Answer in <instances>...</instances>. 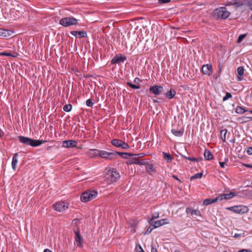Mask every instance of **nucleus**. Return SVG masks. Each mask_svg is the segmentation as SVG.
I'll use <instances>...</instances> for the list:
<instances>
[{"mask_svg":"<svg viewBox=\"0 0 252 252\" xmlns=\"http://www.w3.org/2000/svg\"><path fill=\"white\" fill-rule=\"evenodd\" d=\"M174 179L177 180V181H178L179 182H181V181L176 176V175H172V176Z\"/></svg>","mask_w":252,"mask_h":252,"instance_id":"nucleus-59","label":"nucleus"},{"mask_svg":"<svg viewBox=\"0 0 252 252\" xmlns=\"http://www.w3.org/2000/svg\"><path fill=\"white\" fill-rule=\"evenodd\" d=\"M157 227H160L163 225L168 224L169 222L167 219H163L155 221L154 222Z\"/></svg>","mask_w":252,"mask_h":252,"instance_id":"nucleus-18","label":"nucleus"},{"mask_svg":"<svg viewBox=\"0 0 252 252\" xmlns=\"http://www.w3.org/2000/svg\"><path fill=\"white\" fill-rule=\"evenodd\" d=\"M146 170L149 175H152L153 173L156 172V168L153 164L149 163L147 161H145Z\"/></svg>","mask_w":252,"mask_h":252,"instance_id":"nucleus-13","label":"nucleus"},{"mask_svg":"<svg viewBox=\"0 0 252 252\" xmlns=\"http://www.w3.org/2000/svg\"><path fill=\"white\" fill-rule=\"evenodd\" d=\"M94 101L93 99H88L87 100L86 104L88 106L92 107L94 105Z\"/></svg>","mask_w":252,"mask_h":252,"instance_id":"nucleus-40","label":"nucleus"},{"mask_svg":"<svg viewBox=\"0 0 252 252\" xmlns=\"http://www.w3.org/2000/svg\"><path fill=\"white\" fill-rule=\"evenodd\" d=\"M120 177V174L118 171L115 168H110L106 171L104 175V182L107 185H110L116 182Z\"/></svg>","mask_w":252,"mask_h":252,"instance_id":"nucleus-1","label":"nucleus"},{"mask_svg":"<svg viewBox=\"0 0 252 252\" xmlns=\"http://www.w3.org/2000/svg\"><path fill=\"white\" fill-rule=\"evenodd\" d=\"M72 105L70 104H65L63 107V110L65 111V112H69L71 111V109H72Z\"/></svg>","mask_w":252,"mask_h":252,"instance_id":"nucleus-38","label":"nucleus"},{"mask_svg":"<svg viewBox=\"0 0 252 252\" xmlns=\"http://www.w3.org/2000/svg\"><path fill=\"white\" fill-rule=\"evenodd\" d=\"M18 55V54L16 52H13V53H7V52H0V56H8L11 57H16Z\"/></svg>","mask_w":252,"mask_h":252,"instance_id":"nucleus-32","label":"nucleus"},{"mask_svg":"<svg viewBox=\"0 0 252 252\" xmlns=\"http://www.w3.org/2000/svg\"><path fill=\"white\" fill-rule=\"evenodd\" d=\"M176 91L173 89H170L169 91L165 94V96L168 99H172L176 95Z\"/></svg>","mask_w":252,"mask_h":252,"instance_id":"nucleus-19","label":"nucleus"},{"mask_svg":"<svg viewBox=\"0 0 252 252\" xmlns=\"http://www.w3.org/2000/svg\"><path fill=\"white\" fill-rule=\"evenodd\" d=\"M244 68L242 66H239L237 68V73L239 76L237 77V80L239 81L243 79Z\"/></svg>","mask_w":252,"mask_h":252,"instance_id":"nucleus-21","label":"nucleus"},{"mask_svg":"<svg viewBox=\"0 0 252 252\" xmlns=\"http://www.w3.org/2000/svg\"><path fill=\"white\" fill-rule=\"evenodd\" d=\"M140 81L141 80L138 77H136L134 80V83L137 84H139Z\"/></svg>","mask_w":252,"mask_h":252,"instance_id":"nucleus-55","label":"nucleus"},{"mask_svg":"<svg viewBox=\"0 0 252 252\" xmlns=\"http://www.w3.org/2000/svg\"><path fill=\"white\" fill-rule=\"evenodd\" d=\"M221 66H220V67L219 73V74L216 73V74H214V75H213L214 78L215 79H217L219 77V76H220V74L221 72Z\"/></svg>","mask_w":252,"mask_h":252,"instance_id":"nucleus-46","label":"nucleus"},{"mask_svg":"<svg viewBox=\"0 0 252 252\" xmlns=\"http://www.w3.org/2000/svg\"><path fill=\"white\" fill-rule=\"evenodd\" d=\"M202 72L204 74L210 75L212 72V66L210 64H204L202 67Z\"/></svg>","mask_w":252,"mask_h":252,"instance_id":"nucleus-14","label":"nucleus"},{"mask_svg":"<svg viewBox=\"0 0 252 252\" xmlns=\"http://www.w3.org/2000/svg\"><path fill=\"white\" fill-rule=\"evenodd\" d=\"M70 33L76 37H78V31H73L70 32Z\"/></svg>","mask_w":252,"mask_h":252,"instance_id":"nucleus-49","label":"nucleus"},{"mask_svg":"<svg viewBox=\"0 0 252 252\" xmlns=\"http://www.w3.org/2000/svg\"><path fill=\"white\" fill-rule=\"evenodd\" d=\"M202 176H203L202 172L198 173H196V174H194V175L191 176L190 178V180L191 181H192L193 180H195V179H200L202 178Z\"/></svg>","mask_w":252,"mask_h":252,"instance_id":"nucleus-35","label":"nucleus"},{"mask_svg":"<svg viewBox=\"0 0 252 252\" xmlns=\"http://www.w3.org/2000/svg\"><path fill=\"white\" fill-rule=\"evenodd\" d=\"M227 133V130L226 129H222L220 132V136L223 142H226Z\"/></svg>","mask_w":252,"mask_h":252,"instance_id":"nucleus-30","label":"nucleus"},{"mask_svg":"<svg viewBox=\"0 0 252 252\" xmlns=\"http://www.w3.org/2000/svg\"><path fill=\"white\" fill-rule=\"evenodd\" d=\"M139 249L140 250V251H139V252H145L144 251V250L142 249V248L140 245L139 246Z\"/></svg>","mask_w":252,"mask_h":252,"instance_id":"nucleus-64","label":"nucleus"},{"mask_svg":"<svg viewBox=\"0 0 252 252\" xmlns=\"http://www.w3.org/2000/svg\"><path fill=\"white\" fill-rule=\"evenodd\" d=\"M73 231L75 234V237L81 236V235L80 234V231L78 228H77L76 229H74Z\"/></svg>","mask_w":252,"mask_h":252,"instance_id":"nucleus-44","label":"nucleus"},{"mask_svg":"<svg viewBox=\"0 0 252 252\" xmlns=\"http://www.w3.org/2000/svg\"><path fill=\"white\" fill-rule=\"evenodd\" d=\"M240 210V214H243L247 213L249 212V209L247 206L241 205Z\"/></svg>","mask_w":252,"mask_h":252,"instance_id":"nucleus-34","label":"nucleus"},{"mask_svg":"<svg viewBox=\"0 0 252 252\" xmlns=\"http://www.w3.org/2000/svg\"><path fill=\"white\" fill-rule=\"evenodd\" d=\"M153 102L154 103H158V102H159V101L157 99H153Z\"/></svg>","mask_w":252,"mask_h":252,"instance_id":"nucleus-62","label":"nucleus"},{"mask_svg":"<svg viewBox=\"0 0 252 252\" xmlns=\"http://www.w3.org/2000/svg\"><path fill=\"white\" fill-rule=\"evenodd\" d=\"M78 143L72 140H65L63 142V147L65 148H73L77 147Z\"/></svg>","mask_w":252,"mask_h":252,"instance_id":"nucleus-12","label":"nucleus"},{"mask_svg":"<svg viewBox=\"0 0 252 252\" xmlns=\"http://www.w3.org/2000/svg\"><path fill=\"white\" fill-rule=\"evenodd\" d=\"M157 87L158 88L159 94L161 93L163 91V87H162L161 86H159V85H157Z\"/></svg>","mask_w":252,"mask_h":252,"instance_id":"nucleus-54","label":"nucleus"},{"mask_svg":"<svg viewBox=\"0 0 252 252\" xmlns=\"http://www.w3.org/2000/svg\"><path fill=\"white\" fill-rule=\"evenodd\" d=\"M204 158L206 160H210L213 159V156L210 151L205 149L204 153Z\"/></svg>","mask_w":252,"mask_h":252,"instance_id":"nucleus-22","label":"nucleus"},{"mask_svg":"<svg viewBox=\"0 0 252 252\" xmlns=\"http://www.w3.org/2000/svg\"><path fill=\"white\" fill-rule=\"evenodd\" d=\"M156 228H157V226H156L154 223V224L151 223V224H150L149 227L145 231L144 234L145 235L150 233L154 229Z\"/></svg>","mask_w":252,"mask_h":252,"instance_id":"nucleus-33","label":"nucleus"},{"mask_svg":"<svg viewBox=\"0 0 252 252\" xmlns=\"http://www.w3.org/2000/svg\"><path fill=\"white\" fill-rule=\"evenodd\" d=\"M247 33L240 34L237 39V43H240L243 39L246 36Z\"/></svg>","mask_w":252,"mask_h":252,"instance_id":"nucleus-42","label":"nucleus"},{"mask_svg":"<svg viewBox=\"0 0 252 252\" xmlns=\"http://www.w3.org/2000/svg\"><path fill=\"white\" fill-rule=\"evenodd\" d=\"M238 252H252V251L250 249H241Z\"/></svg>","mask_w":252,"mask_h":252,"instance_id":"nucleus-53","label":"nucleus"},{"mask_svg":"<svg viewBox=\"0 0 252 252\" xmlns=\"http://www.w3.org/2000/svg\"><path fill=\"white\" fill-rule=\"evenodd\" d=\"M60 24L64 27L76 25L78 20L73 17H68L62 18L60 20Z\"/></svg>","mask_w":252,"mask_h":252,"instance_id":"nucleus-5","label":"nucleus"},{"mask_svg":"<svg viewBox=\"0 0 252 252\" xmlns=\"http://www.w3.org/2000/svg\"><path fill=\"white\" fill-rule=\"evenodd\" d=\"M186 212L188 214H190L191 216L193 217L194 216H200L201 213L198 210H193L189 207H187L186 210Z\"/></svg>","mask_w":252,"mask_h":252,"instance_id":"nucleus-16","label":"nucleus"},{"mask_svg":"<svg viewBox=\"0 0 252 252\" xmlns=\"http://www.w3.org/2000/svg\"><path fill=\"white\" fill-rule=\"evenodd\" d=\"M184 130L183 128L180 129H177L172 128L171 129V132L176 136L180 137L182 136L184 134Z\"/></svg>","mask_w":252,"mask_h":252,"instance_id":"nucleus-20","label":"nucleus"},{"mask_svg":"<svg viewBox=\"0 0 252 252\" xmlns=\"http://www.w3.org/2000/svg\"><path fill=\"white\" fill-rule=\"evenodd\" d=\"M184 158L187 159L193 162H197V159L196 158H193V157H186V156H183Z\"/></svg>","mask_w":252,"mask_h":252,"instance_id":"nucleus-43","label":"nucleus"},{"mask_svg":"<svg viewBox=\"0 0 252 252\" xmlns=\"http://www.w3.org/2000/svg\"><path fill=\"white\" fill-rule=\"evenodd\" d=\"M19 141L26 145L32 147H37L46 142V140H34L24 136H18Z\"/></svg>","mask_w":252,"mask_h":252,"instance_id":"nucleus-2","label":"nucleus"},{"mask_svg":"<svg viewBox=\"0 0 252 252\" xmlns=\"http://www.w3.org/2000/svg\"><path fill=\"white\" fill-rule=\"evenodd\" d=\"M114 152L100 150L99 157L107 160H114Z\"/></svg>","mask_w":252,"mask_h":252,"instance_id":"nucleus-8","label":"nucleus"},{"mask_svg":"<svg viewBox=\"0 0 252 252\" xmlns=\"http://www.w3.org/2000/svg\"><path fill=\"white\" fill-rule=\"evenodd\" d=\"M248 6L249 9L252 11V0H249L248 2ZM251 19H252V15L251 16Z\"/></svg>","mask_w":252,"mask_h":252,"instance_id":"nucleus-45","label":"nucleus"},{"mask_svg":"<svg viewBox=\"0 0 252 252\" xmlns=\"http://www.w3.org/2000/svg\"><path fill=\"white\" fill-rule=\"evenodd\" d=\"M144 155H145V154H144V153H140L139 154H132V156H137L139 158H141L144 157Z\"/></svg>","mask_w":252,"mask_h":252,"instance_id":"nucleus-51","label":"nucleus"},{"mask_svg":"<svg viewBox=\"0 0 252 252\" xmlns=\"http://www.w3.org/2000/svg\"><path fill=\"white\" fill-rule=\"evenodd\" d=\"M137 225L138 223L136 221L133 222V223L131 224V227L133 228V230L134 232H135V228H136Z\"/></svg>","mask_w":252,"mask_h":252,"instance_id":"nucleus-47","label":"nucleus"},{"mask_svg":"<svg viewBox=\"0 0 252 252\" xmlns=\"http://www.w3.org/2000/svg\"><path fill=\"white\" fill-rule=\"evenodd\" d=\"M111 143L114 146L117 148H121L123 149H127L129 148L127 143L120 139H114L112 140Z\"/></svg>","mask_w":252,"mask_h":252,"instance_id":"nucleus-7","label":"nucleus"},{"mask_svg":"<svg viewBox=\"0 0 252 252\" xmlns=\"http://www.w3.org/2000/svg\"><path fill=\"white\" fill-rule=\"evenodd\" d=\"M126 60V57L125 56H123L121 54L116 55L112 59L111 63L112 64H120L122 63H124Z\"/></svg>","mask_w":252,"mask_h":252,"instance_id":"nucleus-9","label":"nucleus"},{"mask_svg":"<svg viewBox=\"0 0 252 252\" xmlns=\"http://www.w3.org/2000/svg\"><path fill=\"white\" fill-rule=\"evenodd\" d=\"M233 4L236 8L242 6L244 5V3L242 1L238 0H234Z\"/></svg>","mask_w":252,"mask_h":252,"instance_id":"nucleus-36","label":"nucleus"},{"mask_svg":"<svg viewBox=\"0 0 252 252\" xmlns=\"http://www.w3.org/2000/svg\"><path fill=\"white\" fill-rule=\"evenodd\" d=\"M43 252H52V251L48 249H46L44 250Z\"/></svg>","mask_w":252,"mask_h":252,"instance_id":"nucleus-63","label":"nucleus"},{"mask_svg":"<svg viewBox=\"0 0 252 252\" xmlns=\"http://www.w3.org/2000/svg\"><path fill=\"white\" fill-rule=\"evenodd\" d=\"M233 2H234V0H231L230 1H228L226 5H227V6L234 5Z\"/></svg>","mask_w":252,"mask_h":252,"instance_id":"nucleus-56","label":"nucleus"},{"mask_svg":"<svg viewBox=\"0 0 252 252\" xmlns=\"http://www.w3.org/2000/svg\"><path fill=\"white\" fill-rule=\"evenodd\" d=\"M10 34L9 33V32L7 30L0 29V36L2 37H8L10 36Z\"/></svg>","mask_w":252,"mask_h":252,"instance_id":"nucleus-29","label":"nucleus"},{"mask_svg":"<svg viewBox=\"0 0 252 252\" xmlns=\"http://www.w3.org/2000/svg\"><path fill=\"white\" fill-rule=\"evenodd\" d=\"M248 109H246L240 106H237L235 112L237 114H243L245 112H248Z\"/></svg>","mask_w":252,"mask_h":252,"instance_id":"nucleus-31","label":"nucleus"},{"mask_svg":"<svg viewBox=\"0 0 252 252\" xmlns=\"http://www.w3.org/2000/svg\"><path fill=\"white\" fill-rule=\"evenodd\" d=\"M127 85H128L129 87L133 89H138L140 88V86L139 85H137L135 84H133L130 82H126Z\"/></svg>","mask_w":252,"mask_h":252,"instance_id":"nucleus-37","label":"nucleus"},{"mask_svg":"<svg viewBox=\"0 0 252 252\" xmlns=\"http://www.w3.org/2000/svg\"><path fill=\"white\" fill-rule=\"evenodd\" d=\"M244 166L246 167H248V168H252V165L251 164H247V163H244L243 164Z\"/></svg>","mask_w":252,"mask_h":252,"instance_id":"nucleus-57","label":"nucleus"},{"mask_svg":"<svg viewBox=\"0 0 252 252\" xmlns=\"http://www.w3.org/2000/svg\"><path fill=\"white\" fill-rule=\"evenodd\" d=\"M232 97V95L230 93L226 92L225 94V95L222 98V100L223 101H225L228 99L231 98Z\"/></svg>","mask_w":252,"mask_h":252,"instance_id":"nucleus-41","label":"nucleus"},{"mask_svg":"<svg viewBox=\"0 0 252 252\" xmlns=\"http://www.w3.org/2000/svg\"><path fill=\"white\" fill-rule=\"evenodd\" d=\"M100 150L96 149H90L87 155L90 158H95L99 157Z\"/></svg>","mask_w":252,"mask_h":252,"instance_id":"nucleus-15","label":"nucleus"},{"mask_svg":"<svg viewBox=\"0 0 252 252\" xmlns=\"http://www.w3.org/2000/svg\"><path fill=\"white\" fill-rule=\"evenodd\" d=\"M218 201L217 197H216L215 198L211 199V198H207L204 200L203 204L205 205H209L212 203H216Z\"/></svg>","mask_w":252,"mask_h":252,"instance_id":"nucleus-28","label":"nucleus"},{"mask_svg":"<svg viewBox=\"0 0 252 252\" xmlns=\"http://www.w3.org/2000/svg\"><path fill=\"white\" fill-rule=\"evenodd\" d=\"M132 158H130L127 161L126 163L127 164H138L139 165H143L145 164V161L144 160L141 159L139 158L137 156H131Z\"/></svg>","mask_w":252,"mask_h":252,"instance_id":"nucleus-10","label":"nucleus"},{"mask_svg":"<svg viewBox=\"0 0 252 252\" xmlns=\"http://www.w3.org/2000/svg\"><path fill=\"white\" fill-rule=\"evenodd\" d=\"M230 14V13L225 7H220L214 10V15L218 19H225L229 16Z\"/></svg>","mask_w":252,"mask_h":252,"instance_id":"nucleus-4","label":"nucleus"},{"mask_svg":"<svg viewBox=\"0 0 252 252\" xmlns=\"http://www.w3.org/2000/svg\"><path fill=\"white\" fill-rule=\"evenodd\" d=\"M219 164H220V166L221 167H222V168H224V164H225L224 162H220Z\"/></svg>","mask_w":252,"mask_h":252,"instance_id":"nucleus-60","label":"nucleus"},{"mask_svg":"<svg viewBox=\"0 0 252 252\" xmlns=\"http://www.w3.org/2000/svg\"><path fill=\"white\" fill-rule=\"evenodd\" d=\"M171 0H158L159 4L167 3L170 2Z\"/></svg>","mask_w":252,"mask_h":252,"instance_id":"nucleus-50","label":"nucleus"},{"mask_svg":"<svg viewBox=\"0 0 252 252\" xmlns=\"http://www.w3.org/2000/svg\"><path fill=\"white\" fill-rule=\"evenodd\" d=\"M75 240L77 246L80 248H82L83 246V239L82 236L75 237Z\"/></svg>","mask_w":252,"mask_h":252,"instance_id":"nucleus-27","label":"nucleus"},{"mask_svg":"<svg viewBox=\"0 0 252 252\" xmlns=\"http://www.w3.org/2000/svg\"><path fill=\"white\" fill-rule=\"evenodd\" d=\"M97 191L95 190H87L83 192L80 196V199L83 202H89L97 195Z\"/></svg>","mask_w":252,"mask_h":252,"instance_id":"nucleus-3","label":"nucleus"},{"mask_svg":"<svg viewBox=\"0 0 252 252\" xmlns=\"http://www.w3.org/2000/svg\"><path fill=\"white\" fill-rule=\"evenodd\" d=\"M152 220V218H151V219H150L148 220V222H149L150 224H151V223L154 224V221H153V220Z\"/></svg>","mask_w":252,"mask_h":252,"instance_id":"nucleus-61","label":"nucleus"},{"mask_svg":"<svg viewBox=\"0 0 252 252\" xmlns=\"http://www.w3.org/2000/svg\"><path fill=\"white\" fill-rule=\"evenodd\" d=\"M87 36V33L84 31H78V37H85Z\"/></svg>","mask_w":252,"mask_h":252,"instance_id":"nucleus-39","label":"nucleus"},{"mask_svg":"<svg viewBox=\"0 0 252 252\" xmlns=\"http://www.w3.org/2000/svg\"><path fill=\"white\" fill-rule=\"evenodd\" d=\"M159 217V213L158 212L155 213L152 217V220H155L157 218H158Z\"/></svg>","mask_w":252,"mask_h":252,"instance_id":"nucleus-48","label":"nucleus"},{"mask_svg":"<svg viewBox=\"0 0 252 252\" xmlns=\"http://www.w3.org/2000/svg\"><path fill=\"white\" fill-rule=\"evenodd\" d=\"M151 252H158L157 249L156 248H155L154 247H152L151 249Z\"/></svg>","mask_w":252,"mask_h":252,"instance_id":"nucleus-58","label":"nucleus"},{"mask_svg":"<svg viewBox=\"0 0 252 252\" xmlns=\"http://www.w3.org/2000/svg\"><path fill=\"white\" fill-rule=\"evenodd\" d=\"M114 160L117 158L118 156H120L122 158L125 159H127L128 157H131L132 155V154L125 153V152H114Z\"/></svg>","mask_w":252,"mask_h":252,"instance_id":"nucleus-17","label":"nucleus"},{"mask_svg":"<svg viewBox=\"0 0 252 252\" xmlns=\"http://www.w3.org/2000/svg\"><path fill=\"white\" fill-rule=\"evenodd\" d=\"M149 91L156 95H158L160 94L157 85L151 86L149 88Z\"/></svg>","mask_w":252,"mask_h":252,"instance_id":"nucleus-26","label":"nucleus"},{"mask_svg":"<svg viewBox=\"0 0 252 252\" xmlns=\"http://www.w3.org/2000/svg\"><path fill=\"white\" fill-rule=\"evenodd\" d=\"M69 204L64 201H59L56 202L54 205L53 208L55 210L58 212H63L68 209Z\"/></svg>","mask_w":252,"mask_h":252,"instance_id":"nucleus-6","label":"nucleus"},{"mask_svg":"<svg viewBox=\"0 0 252 252\" xmlns=\"http://www.w3.org/2000/svg\"><path fill=\"white\" fill-rule=\"evenodd\" d=\"M18 156V154L15 153L14 154L13 158H12V161L11 164H12V167L14 170H16V169L17 163L18 162V159H17Z\"/></svg>","mask_w":252,"mask_h":252,"instance_id":"nucleus-23","label":"nucleus"},{"mask_svg":"<svg viewBox=\"0 0 252 252\" xmlns=\"http://www.w3.org/2000/svg\"><path fill=\"white\" fill-rule=\"evenodd\" d=\"M236 194L234 192H230L229 193L222 194L217 196L218 201L222 200L223 199L228 200L235 196Z\"/></svg>","mask_w":252,"mask_h":252,"instance_id":"nucleus-11","label":"nucleus"},{"mask_svg":"<svg viewBox=\"0 0 252 252\" xmlns=\"http://www.w3.org/2000/svg\"><path fill=\"white\" fill-rule=\"evenodd\" d=\"M247 153L249 155H252V147H249L247 149Z\"/></svg>","mask_w":252,"mask_h":252,"instance_id":"nucleus-52","label":"nucleus"},{"mask_svg":"<svg viewBox=\"0 0 252 252\" xmlns=\"http://www.w3.org/2000/svg\"><path fill=\"white\" fill-rule=\"evenodd\" d=\"M163 158L166 160L167 162H171L174 159L173 156H172L169 153L163 152L162 153Z\"/></svg>","mask_w":252,"mask_h":252,"instance_id":"nucleus-25","label":"nucleus"},{"mask_svg":"<svg viewBox=\"0 0 252 252\" xmlns=\"http://www.w3.org/2000/svg\"><path fill=\"white\" fill-rule=\"evenodd\" d=\"M240 205H236L226 208V209L231 211L234 213L240 214Z\"/></svg>","mask_w":252,"mask_h":252,"instance_id":"nucleus-24","label":"nucleus"}]
</instances>
